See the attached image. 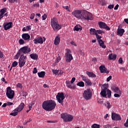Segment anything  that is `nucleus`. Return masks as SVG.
Here are the masks:
<instances>
[{"label": "nucleus", "instance_id": "1", "mask_svg": "<svg viewBox=\"0 0 128 128\" xmlns=\"http://www.w3.org/2000/svg\"><path fill=\"white\" fill-rule=\"evenodd\" d=\"M56 103L52 100H45L42 102V108L46 112H50L56 108Z\"/></svg>", "mask_w": 128, "mask_h": 128}, {"label": "nucleus", "instance_id": "2", "mask_svg": "<svg viewBox=\"0 0 128 128\" xmlns=\"http://www.w3.org/2000/svg\"><path fill=\"white\" fill-rule=\"evenodd\" d=\"M32 52V49L28 46H25L21 48L14 56V60H18L20 56H22L23 54H28Z\"/></svg>", "mask_w": 128, "mask_h": 128}, {"label": "nucleus", "instance_id": "3", "mask_svg": "<svg viewBox=\"0 0 128 128\" xmlns=\"http://www.w3.org/2000/svg\"><path fill=\"white\" fill-rule=\"evenodd\" d=\"M100 94L103 98H110V97L112 96V91L108 88V86H106V84H104L102 87V90ZM107 96L108 97H106Z\"/></svg>", "mask_w": 128, "mask_h": 128}, {"label": "nucleus", "instance_id": "4", "mask_svg": "<svg viewBox=\"0 0 128 128\" xmlns=\"http://www.w3.org/2000/svg\"><path fill=\"white\" fill-rule=\"evenodd\" d=\"M50 24L54 32H58V30H60L61 28L60 26L58 20L55 18L51 19Z\"/></svg>", "mask_w": 128, "mask_h": 128}, {"label": "nucleus", "instance_id": "5", "mask_svg": "<svg viewBox=\"0 0 128 128\" xmlns=\"http://www.w3.org/2000/svg\"><path fill=\"white\" fill-rule=\"evenodd\" d=\"M80 20H92V14L87 11H82Z\"/></svg>", "mask_w": 128, "mask_h": 128}, {"label": "nucleus", "instance_id": "6", "mask_svg": "<svg viewBox=\"0 0 128 128\" xmlns=\"http://www.w3.org/2000/svg\"><path fill=\"white\" fill-rule=\"evenodd\" d=\"M92 92L90 89L84 90L82 94V97L86 100H92Z\"/></svg>", "mask_w": 128, "mask_h": 128}, {"label": "nucleus", "instance_id": "7", "mask_svg": "<svg viewBox=\"0 0 128 128\" xmlns=\"http://www.w3.org/2000/svg\"><path fill=\"white\" fill-rule=\"evenodd\" d=\"M24 103L22 102L14 110L13 112H11L10 114V116H18V114L20 112H22V110H24Z\"/></svg>", "mask_w": 128, "mask_h": 128}, {"label": "nucleus", "instance_id": "8", "mask_svg": "<svg viewBox=\"0 0 128 128\" xmlns=\"http://www.w3.org/2000/svg\"><path fill=\"white\" fill-rule=\"evenodd\" d=\"M61 118L65 122H72L74 120V116L67 113L62 114Z\"/></svg>", "mask_w": 128, "mask_h": 128}, {"label": "nucleus", "instance_id": "9", "mask_svg": "<svg viewBox=\"0 0 128 128\" xmlns=\"http://www.w3.org/2000/svg\"><path fill=\"white\" fill-rule=\"evenodd\" d=\"M64 94L62 92H58L56 96V98L61 106H64Z\"/></svg>", "mask_w": 128, "mask_h": 128}, {"label": "nucleus", "instance_id": "10", "mask_svg": "<svg viewBox=\"0 0 128 128\" xmlns=\"http://www.w3.org/2000/svg\"><path fill=\"white\" fill-rule=\"evenodd\" d=\"M70 50L66 49V52L65 54V58L66 62H70L74 60L72 55L70 54Z\"/></svg>", "mask_w": 128, "mask_h": 128}, {"label": "nucleus", "instance_id": "11", "mask_svg": "<svg viewBox=\"0 0 128 128\" xmlns=\"http://www.w3.org/2000/svg\"><path fill=\"white\" fill-rule=\"evenodd\" d=\"M6 96L10 100H12L14 96V91L12 90V88L10 86L6 88Z\"/></svg>", "mask_w": 128, "mask_h": 128}, {"label": "nucleus", "instance_id": "12", "mask_svg": "<svg viewBox=\"0 0 128 128\" xmlns=\"http://www.w3.org/2000/svg\"><path fill=\"white\" fill-rule=\"evenodd\" d=\"M26 56H24V54L22 55L18 60V64L20 68H22L24 64H26Z\"/></svg>", "mask_w": 128, "mask_h": 128}, {"label": "nucleus", "instance_id": "13", "mask_svg": "<svg viewBox=\"0 0 128 128\" xmlns=\"http://www.w3.org/2000/svg\"><path fill=\"white\" fill-rule=\"evenodd\" d=\"M82 10H75L72 12V16H74L76 18H78V20H80L82 18Z\"/></svg>", "mask_w": 128, "mask_h": 128}, {"label": "nucleus", "instance_id": "14", "mask_svg": "<svg viewBox=\"0 0 128 128\" xmlns=\"http://www.w3.org/2000/svg\"><path fill=\"white\" fill-rule=\"evenodd\" d=\"M99 70L101 74H110V71L108 70L104 65H101L99 67Z\"/></svg>", "mask_w": 128, "mask_h": 128}, {"label": "nucleus", "instance_id": "15", "mask_svg": "<svg viewBox=\"0 0 128 128\" xmlns=\"http://www.w3.org/2000/svg\"><path fill=\"white\" fill-rule=\"evenodd\" d=\"M112 120H122L120 116L114 112L112 113Z\"/></svg>", "mask_w": 128, "mask_h": 128}, {"label": "nucleus", "instance_id": "16", "mask_svg": "<svg viewBox=\"0 0 128 128\" xmlns=\"http://www.w3.org/2000/svg\"><path fill=\"white\" fill-rule=\"evenodd\" d=\"M98 26L100 28H104L106 30H110V28L102 22H99Z\"/></svg>", "mask_w": 128, "mask_h": 128}, {"label": "nucleus", "instance_id": "17", "mask_svg": "<svg viewBox=\"0 0 128 128\" xmlns=\"http://www.w3.org/2000/svg\"><path fill=\"white\" fill-rule=\"evenodd\" d=\"M82 80H84V82L86 86H90L92 84V81H90V80L88 78V77L82 76Z\"/></svg>", "mask_w": 128, "mask_h": 128}, {"label": "nucleus", "instance_id": "18", "mask_svg": "<svg viewBox=\"0 0 128 128\" xmlns=\"http://www.w3.org/2000/svg\"><path fill=\"white\" fill-rule=\"evenodd\" d=\"M3 26L5 30H8L12 28V22H5L3 24Z\"/></svg>", "mask_w": 128, "mask_h": 128}, {"label": "nucleus", "instance_id": "19", "mask_svg": "<svg viewBox=\"0 0 128 128\" xmlns=\"http://www.w3.org/2000/svg\"><path fill=\"white\" fill-rule=\"evenodd\" d=\"M34 42L35 44H44V39H42V37H37L35 38Z\"/></svg>", "mask_w": 128, "mask_h": 128}, {"label": "nucleus", "instance_id": "20", "mask_svg": "<svg viewBox=\"0 0 128 128\" xmlns=\"http://www.w3.org/2000/svg\"><path fill=\"white\" fill-rule=\"evenodd\" d=\"M60 35H58L56 36L54 40V44L55 46H58V44H60Z\"/></svg>", "mask_w": 128, "mask_h": 128}, {"label": "nucleus", "instance_id": "21", "mask_svg": "<svg viewBox=\"0 0 128 128\" xmlns=\"http://www.w3.org/2000/svg\"><path fill=\"white\" fill-rule=\"evenodd\" d=\"M111 88L112 91L114 92H116V94H122V91L120 90L118 88L114 86H112L111 87Z\"/></svg>", "mask_w": 128, "mask_h": 128}, {"label": "nucleus", "instance_id": "22", "mask_svg": "<svg viewBox=\"0 0 128 128\" xmlns=\"http://www.w3.org/2000/svg\"><path fill=\"white\" fill-rule=\"evenodd\" d=\"M22 38H23L24 40H28L30 38V36L28 33L23 34H22Z\"/></svg>", "mask_w": 128, "mask_h": 128}, {"label": "nucleus", "instance_id": "23", "mask_svg": "<svg viewBox=\"0 0 128 128\" xmlns=\"http://www.w3.org/2000/svg\"><path fill=\"white\" fill-rule=\"evenodd\" d=\"M124 32V30L123 28H118L117 30L118 35L120 36H122Z\"/></svg>", "mask_w": 128, "mask_h": 128}, {"label": "nucleus", "instance_id": "24", "mask_svg": "<svg viewBox=\"0 0 128 128\" xmlns=\"http://www.w3.org/2000/svg\"><path fill=\"white\" fill-rule=\"evenodd\" d=\"M6 12V8H4L0 11V18H4V14Z\"/></svg>", "mask_w": 128, "mask_h": 128}, {"label": "nucleus", "instance_id": "25", "mask_svg": "<svg viewBox=\"0 0 128 128\" xmlns=\"http://www.w3.org/2000/svg\"><path fill=\"white\" fill-rule=\"evenodd\" d=\"M86 74H88L89 78H96V74H94L92 72H90L88 71L86 72Z\"/></svg>", "mask_w": 128, "mask_h": 128}, {"label": "nucleus", "instance_id": "26", "mask_svg": "<svg viewBox=\"0 0 128 128\" xmlns=\"http://www.w3.org/2000/svg\"><path fill=\"white\" fill-rule=\"evenodd\" d=\"M30 58L32 60H36L38 58V54L33 53L30 54Z\"/></svg>", "mask_w": 128, "mask_h": 128}, {"label": "nucleus", "instance_id": "27", "mask_svg": "<svg viewBox=\"0 0 128 128\" xmlns=\"http://www.w3.org/2000/svg\"><path fill=\"white\" fill-rule=\"evenodd\" d=\"M98 42L100 46H102V48H106V46L104 44V42L103 40H98Z\"/></svg>", "mask_w": 128, "mask_h": 128}, {"label": "nucleus", "instance_id": "28", "mask_svg": "<svg viewBox=\"0 0 128 128\" xmlns=\"http://www.w3.org/2000/svg\"><path fill=\"white\" fill-rule=\"evenodd\" d=\"M116 58V54H110L108 55V59L110 60H114Z\"/></svg>", "mask_w": 128, "mask_h": 128}, {"label": "nucleus", "instance_id": "29", "mask_svg": "<svg viewBox=\"0 0 128 128\" xmlns=\"http://www.w3.org/2000/svg\"><path fill=\"white\" fill-rule=\"evenodd\" d=\"M90 34L92 36H94V35L96 36V30L95 28H91L90 30Z\"/></svg>", "mask_w": 128, "mask_h": 128}, {"label": "nucleus", "instance_id": "30", "mask_svg": "<svg viewBox=\"0 0 128 128\" xmlns=\"http://www.w3.org/2000/svg\"><path fill=\"white\" fill-rule=\"evenodd\" d=\"M82 30V28L80 24L76 25L74 26V30H76V32H78V30Z\"/></svg>", "mask_w": 128, "mask_h": 128}, {"label": "nucleus", "instance_id": "31", "mask_svg": "<svg viewBox=\"0 0 128 128\" xmlns=\"http://www.w3.org/2000/svg\"><path fill=\"white\" fill-rule=\"evenodd\" d=\"M38 74L39 78H44V76H46V72L42 71L41 72H38Z\"/></svg>", "mask_w": 128, "mask_h": 128}, {"label": "nucleus", "instance_id": "32", "mask_svg": "<svg viewBox=\"0 0 128 128\" xmlns=\"http://www.w3.org/2000/svg\"><path fill=\"white\" fill-rule=\"evenodd\" d=\"M66 84L67 88H72V84H70V81L66 80Z\"/></svg>", "mask_w": 128, "mask_h": 128}, {"label": "nucleus", "instance_id": "33", "mask_svg": "<svg viewBox=\"0 0 128 128\" xmlns=\"http://www.w3.org/2000/svg\"><path fill=\"white\" fill-rule=\"evenodd\" d=\"M76 86H80V88H84V82L81 81L80 82H78Z\"/></svg>", "mask_w": 128, "mask_h": 128}, {"label": "nucleus", "instance_id": "34", "mask_svg": "<svg viewBox=\"0 0 128 128\" xmlns=\"http://www.w3.org/2000/svg\"><path fill=\"white\" fill-rule=\"evenodd\" d=\"M104 106H106V108H112V105L110 104V102L108 101L106 102V103L104 104Z\"/></svg>", "mask_w": 128, "mask_h": 128}, {"label": "nucleus", "instance_id": "35", "mask_svg": "<svg viewBox=\"0 0 128 128\" xmlns=\"http://www.w3.org/2000/svg\"><path fill=\"white\" fill-rule=\"evenodd\" d=\"M18 63L16 61H14L12 63V68H16L18 66Z\"/></svg>", "mask_w": 128, "mask_h": 128}, {"label": "nucleus", "instance_id": "36", "mask_svg": "<svg viewBox=\"0 0 128 128\" xmlns=\"http://www.w3.org/2000/svg\"><path fill=\"white\" fill-rule=\"evenodd\" d=\"M96 32L97 34H104V32L100 30H97Z\"/></svg>", "mask_w": 128, "mask_h": 128}, {"label": "nucleus", "instance_id": "37", "mask_svg": "<svg viewBox=\"0 0 128 128\" xmlns=\"http://www.w3.org/2000/svg\"><path fill=\"white\" fill-rule=\"evenodd\" d=\"M92 128H100V126L98 124H93L92 126Z\"/></svg>", "mask_w": 128, "mask_h": 128}, {"label": "nucleus", "instance_id": "38", "mask_svg": "<svg viewBox=\"0 0 128 128\" xmlns=\"http://www.w3.org/2000/svg\"><path fill=\"white\" fill-rule=\"evenodd\" d=\"M21 94L22 96H28V92L24 91H22Z\"/></svg>", "mask_w": 128, "mask_h": 128}, {"label": "nucleus", "instance_id": "39", "mask_svg": "<svg viewBox=\"0 0 128 128\" xmlns=\"http://www.w3.org/2000/svg\"><path fill=\"white\" fill-rule=\"evenodd\" d=\"M18 42H19L20 44H24V40L22 39H20L18 40Z\"/></svg>", "mask_w": 128, "mask_h": 128}, {"label": "nucleus", "instance_id": "40", "mask_svg": "<svg viewBox=\"0 0 128 128\" xmlns=\"http://www.w3.org/2000/svg\"><path fill=\"white\" fill-rule=\"evenodd\" d=\"M52 72H53V74H58V72H60V70H52Z\"/></svg>", "mask_w": 128, "mask_h": 128}, {"label": "nucleus", "instance_id": "41", "mask_svg": "<svg viewBox=\"0 0 128 128\" xmlns=\"http://www.w3.org/2000/svg\"><path fill=\"white\" fill-rule=\"evenodd\" d=\"M34 102H31L30 104H29L28 108H29L30 110H32V106H34Z\"/></svg>", "mask_w": 128, "mask_h": 128}, {"label": "nucleus", "instance_id": "42", "mask_svg": "<svg viewBox=\"0 0 128 128\" xmlns=\"http://www.w3.org/2000/svg\"><path fill=\"white\" fill-rule=\"evenodd\" d=\"M26 30L27 32H30V30H32V26H26Z\"/></svg>", "mask_w": 128, "mask_h": 128}, {"label": "nucleus", "instance_id": "43", "mask_svg": "<svg viewBox=\"0 0 128 128\" xmlns=\"http://www.w3.org/2000/svg\"><path fill=\"white\" fill-rule=\"evenodd\" d=\"M46 18H48L46 14H44V15H42V20H46Z\"/></svg>", "mask_w": 128, "mask_h": 128}, {"label": "nucleus", "instance_id": "44", "mask_svg": "<svg viewBox=\"0 0 128 128\" xmlns=\"http://www.w3.org/2000/svg\"><path fill=\"white\" fill-rule=\"evenodd\" d=\"M34 16H36V14H34V13H32L30 16V20H34Z\"/></svg>", "mask_w": 128, "mask_h": 128}, {"label": "nucleus", "instance_id": "45", "mask_svg": "<svg viewBox=\"0 0 128 128\" xmlns=\"http://www.w3.org/2000/svg\"><path fill=\"white\" fill-rule=\"evenodd\" d=\"M121 94H122L116 93V94H114V98H120Z\"/></svg>", "mask_w": 128, "mask_h": 128}, {"label": "nucleus", "instance_id": "46", "mask_svg": "<svg viewBox=\"0 0 128 128\" xmlns=\"http://www.w3.org/2000/svg\"><path fill=\"white\" fill-rule=\"evenodd\" d=\"M96 38H97V40L98 41L99 40H102V36L98 35V34H96Z\"/></svg>", "mask_w": 128, "mask_h": 128}, {"label": "nucleus", "instance_id": "47", "mask_svg": "<svg viewBox=\"0 0 128 128\" xmlns=\"http://www.w3.org/2000/svg\"><path fill=\"white\" fill-rule=\"evenodd\" d=\"M16 86L20 88H22V84L20 83H18L16 84Z\"/></svg>", "mask_w": 128, "mask_h": 128}, {"label": "nucleus", "instance_id": "48", "mask_svg": "<svg viewBox=\"0 0 128 128\" xmlns=\"http://www.w3.org/2000/svg\"><path fill=\"white\" fill-rule=\"evenodd\" d=\"M10 4H14V2H18V0H8Z\"/></svg>", "mask_w": 128, "mask_h": 128}, {"label": "nucleus", "instance_id": "49", "mask_svg": "<svg viewBox=\"0 0 128 128\" xmlns=\"http://www.w3.org/2000/svg\"><path fill=\"white\" fill-rule=\"evenodd\" d=\"M97 102H98V104H102V99L98 98L97 100Z\"/></svg>", "mask_w": 128, "mask_h": 128}, {"label": "nucleus", "instance_id": "50", "mask_svg": "<svg viewBox=\"0 0 128 128\" xmlns=\"http://www.w3.org/2000/svg\"><path fill=\"white\" fill-rule=\"evenodd\" d=\"M33 6H34V8H40V4H33Z\"/></svg>", "mask_w": 128, "mask_h": 128}, {"label": "nucleus", "instance_id": "51", "mask_svg": "<svg viewBox=\"0 0 128 128\" xmlns=\"http://www.w3.org/2000/svg\"><path fill=\"white\" fill-rule=\"evenodd\" d=\"M60 72L58 73V76H62V74H64V72L62 70H59Z\"/></svg>", "mask_w": 128, "mask_h": 128}, {"label": "nucleus", "instance_id": "52", "mask_svg": "<svg viewBox=\"0 0 128 128\" xmlns=\"http://www.w3.org/2000/svg\"><path fill=\"white\" fill-rule=\"evenodd\" d=\"M64 8H65V10H66L68 12H70V8L68 6H63Z\"/></svg>", "mask_w": 128, "mask_h": 128}, {"label": "nucleus", "instance_id": "53", "mask_svg": "<svg viewBox=\"0 0 128 128\" xmlns=\"http://www.w3.org/2000/svg\"><path fill=\"white\" fill-rule=\"evenodd\" d=\"M74 82H76V78L73 77L72 78L71 82H70V84H74Z\"/></svg>", "mask_w": 128, "mask_h": 128}, {"label": "nucleus", "instance_id": "54", "mask_svg": "<svg viewBox=\"0 0 128 128\" xmlns=\"http://www.w3.org/2000/svg\"><path fill=\"white\" fill-rule=\"evenodd\" d=\"M114 4H110L108 6V8H110V10H112V8H114Z\"/></svg>", "mask_w": 128, "mask_h": 128}, {"label": "nucleus", "instance_id": "55", "mask_svg": "<svg viewBox=\"0 0 128 128\" xmlns=\"http://www.w3.org/2000/svg\"><path fill=\"white\" fill-rule=\"evenodd\" d=\"M124 126L126 128H128V119L126 120V122L124 124Z\"/></svg>", "mask_w": 128, "mask_h": 128}, {"label": "nucleus", "instance_id": "56", "mask_svg": "<svg viewBox=\"0 0 128 128\" xmlns=\"http://www.w3.org/2000/svg\"><path fill=\"white\" fill-rule=\"evenodd\" d=\"M4 58V54L0 50V58Z\"/></svg>", "mask_w": 128, "mask_h": 128}, {"label": "nucleus", "instance_id": "57", "mask_svg": "<svg viewBox=\"0 0 128 128\" xmlns=\"http://www.w3.org/2000/svg\"><path fill=\"white\" fill-rule=\"evenodd\" d=\"M36 72H38V70L36 68H34L33 70V74H36Z\"/></svg>", "mask_w": 128, "mask_h": 128}, {"label": "nucleus", "instance_id": "58", "mask_svg": "<svg viewBox=\"0 0 128 128\" xmlns=\"http://www.w3.org/2000/svg\"><path fill=\"white\" fill-rule=\"evenodd\" d=\"M122 62H123V60H122V58H119V60H118V62H119V64H122Z\"/></svg>", "mask_w": 128, "mask_h": 128}, {"label": "nucleus", "instance_id": "59", "mask_svg": "<svg viewBox=\"0 0 128 128\" xmlns=\"http://www.w3.org/2000/svg\"><path fill=\"white\" fill-rule=\"evenodd\" d=\"M112 78V76H110L106 79L107 82H110Z\"/></svg>", "mask_w": 128, "mask_h": 128}, {"label": "nucleus", "instance_id": "60", "mask_svg": "<svg viewBox=\"0 0 128 128\" xmlns=\"http://www.w3.org/2000/svg\"><path fill=\"white\" fill-rule=\"evenodd\" d=\"M106 128H112V126L110 124H107V125H106V126H104L103 128H106Z\"/></svg>", "mask_w": 128, "mask_h": 128}, {"label": "nucleus", "instance_id": "61", "mask_svg": "<svg viewBox=\"0 0 128 128\" xmlns=\"http://www.w3.org/2000/svg\"><path fill=\"white\" fill-rule=\"evenodd\" d=\"M71 44H72V46H76V44L74 43V41H72L70 42Z\"/></svg>", "mask_w": 128, "mask_h": 128}, {"label": "nucleus", "instance_id": "62", "mask_svg": "<svg viewBox=\"0 0 128 128\" xmlns=\"http://www.w3.org/2000/svg\"><path fill=\"white\" fill-rule=\"evenodd\" d=\"M12 104H14L13 102H7V106H12Z\"/></svg>", "mask_w": 128, "mask_h": 128}, {"label": "nucleus", "instance_id": "63", "mask_svg": "<svg viewBox=\"0 0 128 128\" xmlns=\"http://www.w3.org/2000/svg\"><path fill=\"white\" fill-rule=\"evenodd\" d=\"M43 87L46 88H50V86H48V84H44L43 85Z\"/></svg>", "mask_w": 128, "mask_h": 128}, {"label": "nucleus", "instance_id": "64", "mask_svg": "<svg viewBox=\"0 0 128 128\" xmlns=\"http://www.w3.org/2000/svg\"><path fill=\"white\" fill-rule=\"evenodd\" d=\"M119 5L118 4H117L115 7L114 8V10H116L118 8Z\"/></svg>", "mask_w": 128, "mask_h": 128}]
</instances>
